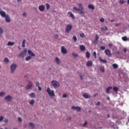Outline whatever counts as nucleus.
I'll use <instances>...</instances> for the list:
<instances>
[{
    "mask_svg": "<svg viewBox=\"0 0 129 129\" xmlns=\"http://www.w3.org/2000/svg\"><path fill=\"white\" fill-rule=\"evenodd\" d=\"M78 6L79 8H77L76 7L73 8L74 11H77V12H79L80 15H84V8H83V6L82 4H78Z\"/></svg>",
    "mask_w": 129,
    "mask_h": 129,
    "instance_id": "1",
    "label": "nucleus"
},
{
    "mask_svg": "<svg viewBox=\"0 0 129 129\" xmlns=\"http://www.w3.org/2000/svg\"><path fill=\"white\" fill-rule=\"evenodd\" d=\"M46 92L48 93L49 96H55V93H54V91L50 89V88H47L46 90Z\"/></svg>",
    "mask_w": 129,
    "mask_h": 129,
    "instance_id": "2",
    "label": "nucleus"
},
{
    "mask_svg": "<svg viewBox=\"0 0 129 129\" xmlns=\"http://www.w3.org/2000/svg\"><path fill=\"white\" fill-rule=\"evenodd\" d=\"M51 84L52 85V86H53L54 88H57L59 87V86H60V84L59 83V82L55 80L51 81Z\"/></svg>",
    "mask_w": 129,
    "mask_h": 129,
    "instance_id": "3",
    "label": "nucleus"
},
{
    "mask_svg": "<svg viewBox=\"0 0 129 129\" xmlns=\"http://www.w3.org/2000/svg\"><path fill=\"white\" fill-rule=\"evenodd\" d=\"M17 68V65L16 64H12L11 66V73H14L15 72V70H16V69Z\"/></svg>",
    "mask_w": 129,
    "mask_h": 129,
    "instance_id": "4",
    "label": "nucleus"
},
{
    "mask_svg": "<svg viewBox=\"0 0 129 129\" xmlns=\"http://www.w3.org/2000/svg\"><path fill=\"white\" fill-rule=\"evenodd\" d=\"M27 54V48H25L24 51L19 54L18 57H24L25 55Z\"/></svg>",
    "mask_w": 129,
    "mask_h": 129,
    "instance_id": "5",
    "label": "nucleus"
},
{
    "mask_svg": "<svg viewBox=\"0 0 129 129\" xmlns=\"http://www.w3.org/2000/svg\"><path fill=\"white\" fill-rule=\"evenodd\" d=\"M72 29V26L71 25H68L66 28V33H69L71 29Z\"/></svg>",
    "mask_w": 129,
    "mask_h": 129,
    "instance_id": "6",
    "label": "nucleus"
},
{
    "mask_svg": "<svg viewBox=\"0 0 129 129\" xmlns=\"http://www.w3.org/2000/svg\"><path fill=\"white\" fill-rule=\"evenodd\" d=\"M104 52L106 55H107V56H109V57H111V52H110V50H109V49H106Z\"/></svg>",
    "mask_w": 129,
    "mask_h": 129,
    "instance_id": "7",
    "label": "nucleus"
},
{
    "mask_svg": "<svg viewBox=\"0 0 129 129\" xmlns=\"http://www.w3.org/2000/svg\"><path fill=\"white\" fill-rule=\"evenodd\" d=\"M72 108L74 109V110H77V111H80V110H81V108L78 106H73Z\"/></svg>",
    "mask_w": 129,
    "mask_h": 129,
    "instance_id": "8",
    "label": "nucleus"
},
{
    "mask_svg": "<svg viewBox=\"0 0 129 129\" xmlns=\"http://www.w3.org/2000/svg\"><path fill=\"white\" fill-rule=\"evenodd\" d=\"M61 52L62 54H67V50H66L64 46H61Z\"/></svg>",
    "mask_w": 129,
    "mask_h": 129,
    "instance_id": "9",
    "label": "nucleus"
},
{
    "mask_svg": "<svg viewBox=\"0 0 129 129\" xmlns=\"http://www.w3.org/2000/svg\"><path fill=\"white\" fill-rule=\"evenodd\" d=\"M32 88V82L29 81L28 84L26 87V89H31Z\"/></svg>",
    "mask_w": 129,
    "mask_h": 129,
    "instance_id": "10",
    "label": "nucleus"
},
{
    "mask_svg": "<svg viewBox=\"0 0 129 129\" xmlns=\"http://www.w3.org/2000/svg\"><path fill=\"white\" fill-rule=\"evenodd\" d=\"M39 10L40 12H44L45 11V6L44 5H41L39 7Z\"/></svg>",
    "mask_w": 129,
    "mask_h": 129,
    "instance_id": "11",
    "label": "nucleus"
},
{
    "mask_svg": "<svg viewBox=\"0 0 129 129\" xmlns=\"http://www.w3.org/2000/svg\"><path fill=\"white\" fill-rule=\"evenodd\" d=\"M12 98L11 96L9 95L5 97V100H7V101H12Z\"/></svg>",
    "mask_w": 129,
    "mask_h": 129,
    "instance_id": "12",
    "label": "nucleus"
},
{
    "mask_svg": "<svg viewBox=\"0 0 129 129\" xmlns=\"http://www.w3.org/2000/svg\"><path fill=\"white\" fill-rule=\"evenodd\" d=\"M5 18L6 22H7V23H10L11 22V19H10V17L8 15L6 16Z\"/></svg>",
    "mask_w": 129,
    "mask_h": 129,
    "instance_id": "13",
    "label": "nucleus"
},
{
    "mask_svg": "<svg viewBox=\"0 0 129 129\" xmlns=\"http://www.w3.org/2000/svg\"><path fill=\"white\" fill-rule=\"evenodd\" d=\"M0 15L2 16L3 18H5L7 16V14H6V12L2 11H0Z\"/></svg>",
    "mask_w": 129,
    "mask_h": 129,
    "instance_id": "14",
    "label": "nucleus"
},
{
    "mask_svg": "<svg viewBox=\"0 0 129 129\" xmlns=\"http://www.w3.org/2000/svg\"><path fill=\"white\" fill-rule=\"evenodd\" d=\"M28 54L30 56H33V57H35L36 56V55H35V54H34V52H32V50H28Z\"/></svg>",
    "mask_w": 129,
    "mask_h": 129,
    "instance_id": "15",
    "label": "nucleus"
},
{
    "mask_svg": "<svg viewBox=\"0 0 129 129\" xmlns=\"http://www.w3.org/2000/svg\"><path fill=\"white\" fill-rule=\"evenodd\" d=\"M80 49H81V51H84V50L86 49V47L83 45H80Z\"/></svg>",
    "mask_w": 129,
    "mask_h": 129,
    "instance_id": "16",
    "label": "nucleus"
},
{
    "mask_svg": "<svg viewBox=\"0 0 129 129\" xmlns=\"http://www.w3.org/2000/svg\"><path fill=\"white\" fill-rule=\"evenodd\" d=\"M87 66L88 67H90L92 66V61L89 60L87 62Z\"/></svg>",
    "mask_w": 129,
    "mask_h": 129,
    "instance_id": "17",
    "label": "nucleus"
},
{
    "mask_svg": "<svg viewBox=\"0 0 129 129\" xmlns=\"http://www.w3.org/2000/svg\"><path fill=\"white\" fill-rule=\"evenodd\" d=\"M68 14L69 15V16H70V17H71L72 19H75V17L74 16V15L72 14V12H68Z\"/></svg>",
    "mask_w": 129,
    "mask_h": 129,
    "instance_id": "18",
    "label": "nucleus"
},
{
    "mask_svg": "<svg viewBox=\"0 0 129 129\" xmlns=\"http://www.w3.org/2000/svg\"><path fill=\"white\" fill-rule=\"evenodd\" d=\"M110 89H112V87H108L106 90V93L108 94V93H110V92L109 91V90H110Z\"/></svg>",
    "mask_w": 129,
    "mask_h": 129,
    "instance_id": "19",
    "label": "nucleus"
},
{
    "mask_svg": "<svg viewBox=\"0 0 129 129\" xmlns=\"http://www.w3.org/2000/svg\"><path fill=\"white\" fill-rule=\"evenodd\" d=\"M122 41H124V42H126V41L129 40V38H127L126 36H124L122 37Z\"/></svg>",
    "mask_w": 129,
    "mask_h": 129,
    "instance_id": "20",
    "label": "nucleus"
},
{
    "mask_svg": "<svg viewBox=\"0 0 129 129\" xmlns=\"http://www.w3.org/2000/svg\"><path fill=\"white\" fill-rule=\"evenodd\" d=\"M86 58H87L88 59H89V58H90V53L88 51H87L86 53Z\"/></svg>",
    "mask_w": 129,
    "mask_h": 129,
    "instance_id": "21",
    "label": "nucleus"
},
{
    "mask_svg": "<svg viewBox=\"0 0 129 129\" xmlns=\"http://www.w3.org/2000/svg\"><path fill=\"white\" fill-rule=\"evenodd\" d=\"M88 9H89L90 10H94L95 8H94V6H93V5L91 4L88 5Z\"/></svg>",
    "mask_w": 129,
    "mask_h": 129,
    "instance_id": "22",
    "label": "nucleus"
},
{
    "mask_svg": "<svg viewBox=\"0 0 129 129\" xmlns=\"http://www.w3.org/2000/svg\"><path fill=\"white\" fill-rule=\"evenodd\" d=\"M29 125L30 126V127H31V128L33 129L35 128V125L34 124V123H32V122H29Z\"/></svg>",
    "mask_w": 129,
    "mask_h": 129,
    "instance_id": "23",
    "label": "nucleus"
},
{
    "mask_svg": "<svg viewBox=\"0 0 129 129\" xmlns=\"http://www.w3.org/2000/svg\"><path fill=\"white\" fill-rule=\"evenodd\" d=\"M83 96L85 98H89V97H90V96L87 93H84Z\"/></svg>",
    "mask_w": 129,
    "mask_h": 129,
    "instance_id": "24",
    "label": "nucleus"
},
{
    "mask_svg": "<svg viewBox=\"0 0 129 129\" xmlns=\"http://www.w3.org/2000/svg\"><path fill=\"white\" fill-rule=\"evenodd\" d=\"M100 71L102 73H103L104 72V67L101 66L100 67Z\"/></svg>",
    "mask_w": 129,
    "mask_h": 129,
    "instance_id": "25",
    "label": "nucleus"
},
{
    "mask_svg": "<svg viewBox=\"0 0 129 129\" xmlns=\"http://www.w3.org/2000/svg\"><path fill=\"white\" fill-rule=\"evenodd\" d=\"M113 91H114V92L116 93L118 91V88L116 87H114L113 88Z\"/></svg>",
    "mask_w": 129,
    "mask_h": 129,
    "instance_id": "26",
    "label": "nucleus"
},
{
    "mask_svg": "<svg viewBox=\"0 0 129 129\" xmlns=\"http://www.w3.org/2000/svg\"><path fill=\"white\" fill-rule=\"evenodd\" d=\"M99 60L101 62H102L103 63H106L107 61L105 59H102L101 57H99Z\"/></svg>",
    "mask_w": 129,
    "mask_h": 129,
    "instance_id": "27",
    "label": "nucleus"
},
{
    "mask_svg": "<svg viewBox=\"0 0 129 129\" xmlns=\"http://www.w3.org/2000/svg\"><path fill=\"white\" fill-rule=\"evenodd\" d=\"M26 39H24L23 40V42H22V47H23V48H24V47H25V46H26V45H25V44H26Z\"/></svg>",
    "mask_w": 129,
    "mask_h": 129,
    "instance_id": "28",
    "label": "nucleus"
},
{
    "mask_svg": "<svg viewBox=\"0 0 129 129\" xmlns=\"http://www.w3.org/2000/svg\"><path fill=\"white\" fill-rule=\"evenodd\" d=\"M55 61L57 64H60V59L58 57H55Z\"/></svg>",
    "mask_w": 129,
    "mask_h": 129,
    "instance_id": "29",
    "label": "nucleus"
},
{
    "mask_svg": "<svg viewBox=\"0 0 129 129\" xmlns=\"http://www.w3.org/2000/svg\"><path fill=\"white\" fill-rule=\"evenodd\" d=\"M15 42H12L11 41L8 42V46H13V45H14Z\"/></svg>",
    "mask_w": 129,
    "mask_h": 129,
    "instance_id": "30",
    "label": "nucleus"
},
{
    "mask_svg": "<svg viewBox=\"0 0 129 129\" xmlns=\"http://www.w3.org/2000/svg\"><path fill=\"white\" fill-rule=\"evenodd\" d=\"M31 59H32V56H28L27 57H26L25 60L26 61H29V60H31Z\"/></svg>",
    "mask_w": 129,
    "mask_h": 129,
    "instance_id": "31",
    "label": "nucleus"
},
{
    "mask_svg": "<svg viewBox=\"0 0 129 129\" xmlns=\"http://www.w3.org/2000/svg\"><path fill=\"white\" fill-rule=\"evenodd\" d=\"M112 67L115 69H116V68H117L118 67V66H117V64L114 63V64H113Z\"/></svg>",
    "mask_w": 129,
    "mask_h": 129,
    "instance_id": "32",
    "label": "nucleus"
},
{
    "mask_svg": "<svg viewBox=\"0 0 129 129\" xmlns=\"http://www.w3.org/2000/svg\"><path fill=\"white\" fill-rule=\"evenodd\" d=\"M30 104H31V105H33L34 104V103H35V100H32L31 101H30L29 102Z\"/></svg>",
    "mask_w": 129,
    "mask_h": 129,
    "instance_id": "33",
    "label": "nucleus"
},
{
    "mask_svg": "<svg viewBox=\"0 0 129 129\" xmlns=\"http://www.w3.org/2000/svg\"><path fill=\"white\" fill-rule=\"evenodd\" d=\"M29 96L32 98H34L35 94L34 93H31V94H30Z\"/></svg>",
    "mask_w": 129,
    "mask_h": 129,
    "instance_id": "34",
    "label": "nucleus"
},
{
    "mask_svg": "<svg viewBox=\"0 0 129 129\" xmlns=\"http://www.w3.org/2000/svg\"><path fill=\"white\" fill-rule=\"evenodd\" d=\"M46 10H49L50 9V5H49L48 3L45 4Z\"/></svg>",
    "mask_w": 129,
    "mask_h": 129,
    "instance_id": "35",
    "label": "nucleus"
},
{
    "mask_svg": "<svg viewBox=\"0 0 129 129\" xmlns=\"http://www.w3.org/2000/svg\"><path fill=\"white\" fill-rule=\"evenodd\" d=\"M101 30H102L103 31H107V30H108V28H107V27L105 26L104 28H102Z\"/></svg>",
    "mask_w": 129,
    "mask_h": 129,
    "instance_id": "36",
    "label": "nucleus"
},
{
    "mask_svg": "<svg viewBox=\"0 0 129 129\" xmlns=\"http://www.w3.org/2000/svg\"><path fill=\"white\" fill-rule=\"evenodd\" d=\"M119 3L120 5H122L123 4H124V0H119Z\"/></svg>",
    "mask_w": 129,
    "mask_h": 129,
    "instance_id": "37",
    "label": "nucleus"
},
{
    "mask_svg": "<svg viewBox=\"0 0 129 129\" xmlns=\"http://www.w3.org/2000/svg\"><path fill=\"white\" fill-rule=\"evenodd\" d=\"M73 39H74V41H75V42H77V37H76V36L74 35L73 37Z\"/></svg>",
    "mask_w": 129,
    "mask_h": 129,
    "instance_id": "38",
    "label": "nucleus"
},
{
    "mask_svg": "<svg viewBox=\"0 0 129 129\" xmlns=\"http://www.w3.org/2000/svg\"><path fill=\"white\" fill-rule=\"evenodd\" d=\"M4 61L5 62V63H9V58L6 57V58L4 59Z\"/></svg>",
    "mask_w": 129,
    "mask_h": 129,
    "instance_id": "39",
    "label": "nucleus"
},
{
    "mask_svg": "<svg viewBox=\"0 0 129 129\" xmlns=\"http://www.w3.org/2000/svg\"><path fill=\"white\" fill-rule=\"evenodd\" d=\"M99 39V36L98 35H96V38H95V41H98V39Z\"/></svg>",
    "mask_w": 129,
    "mask_h": 129,
    "instance_id": "40",
    "label": "nucleus"
},
{
    "mask_svg": "<svg viewBox=\"0 0 129 129\" xmlns=\"http://www.w3.org/2000/svg\"><path fill=\"white\" fill-rule=\"evenodd\" d=\"M6 94L5 92H2L0 93V96H4Z\"/></svg>",
    "mask_w": 129,
    "mask_h": 129,
    "instance_id": "41",
    "label": "nucleus"
},
{
    "mask_svg": "<svg viewBox=\"0 0 129 129\" xmlns=\"http://www.w3.org/2000/svg\"><path fill=\"white\" fill-rule=\"evenodd\" d=\"M72 55L74 56V57H77V56H78V55L77 54L75 53V52H73L72 53Z\"/></svg>",
    "mask_w": 129,
    "mask_h": 129,
    "instance_id": "42",
    "label": "nucleus"
},
{
    "mask_svg": "<svg viewBox=\"0 0 129 129\" xmlns=\"http://www.w3.org/2000/svg\"><path fill=\"white\" fill-rule=\"evenodd\" d=\"M80 37H81V38H85V35H84V33H81Z\"/></svg>",
    "mask_w": 129,
    "mask_h": 129,
    "instance_id": "43",
    "label": "nucleus"
},
{
    "mask_svg": "<svg viewBox=\"0 0 129 129\" xmlns=\"http://www.w3.org/2000/svg\"><path fill=\"white\" fill-rule=\"evenodd\" d=\"M100 48L101 50H105V46H101Z\"/></svg>",
    "mask_w": 129,
    "mask_h": 129,
    "instance_id": "44",
    "label": "nucleus"
},
{
    "mask_svg": "<svg viewBox=\"0 0 129 129\" xmlns=\"http://www.w3.org/2000/svg\"><path fill=\"white\" fill-rule=\"evenodd\" d=\"M0 33L1 34L4 33V30H3V28H2L1 27H0Z\"/></svg>",
    "mask_w": 129,
    "mask_h": 129,
    "instance_id": "45",
    "label": "nucleus"
},
{
    "mask_svg": "<svg viewBox=\"0 0 129 129\" xmlns=\"http://www.w3.org/2000/svg\"><path fill=\"white\" fill-rule=\"evenodd\" d=\"M87 125V121H85L84 124H83L82 126H86Z\"/></svg>",
    "mask_w": 129,
    "mask_h": 129,
    "instance_id": "46",
    "label": "nucleus"
},
{
    "mask_svg": "<svg viewBox=\"0 0 129 129\" xmlns=\"http://www.w3.org/2000/svg\"><path fill=\"white\" fill-rule=\"evenodd\" d=\"M93 56H94L95 59L96 58V52L94 51L93 52Z\"/></svg>",
    "mask_w": 129,
    "mask_h": 129,
    "instance_id": "47",
    "label": "nucleus"
},
{
    "mask_svg": "<svg viewBox=\"0 0 129 129\" xmlns=\"http://www.w3.org/2000/svg\"><path fill=\"white\" fill-rule=\"evenodd\" d=\"M68 96V95L67 94H64L63 95V96H62V97H63V98H65L67 97Z\"/></svg>",
    "mask_w": 129,
    "mask_h": 129,
    "instance_id": "48",
    "label": "nucleus"
},
{
    "mask_svg": "<svg viewBox=\"0 0 129 129\" xmlns=\"http://www.w3.org/2000/svg\"><path fill=\"white\" fill-rule=\"evenodd\" d=\"M108 46H109V48H111V47H112V46H113V44H112V43H109Z\"/></svg>",
    "mask_w": 129,
    "mask_h": 129,
    "instance_id": "49",
    "label": "nucleus"
},
{
    "mask_svg": "<svg viewBox=\"0 0 129 129\" xmlns=\"http://www.w3.org/2000/svg\"><path fill=\"white\" fill-rule=\"evenodd\" d=\"M100 21L101 22V23H103V22H104V19L103 18H101L100 19Z\"/></svg>",
    "mask_w": 129,
    "mask_h": 129,
    "instance_id": "50",
    "label": "nucleus"
},
{
    "mask_svg": "<svg viewBox=\"0 0 129 129\" xmlns=\"http://www.w3.org/2000/svg\"><path fill=\"white\" fill-rule=\"evenodd\" d=\"M54 38L55 39H58V35H57V34H54Z\"/></svg>",
    "mask_w": 129,
    "mask_h": 129,
    "instance_id": "51",
    "label": "nucleus"
},
{
    "mask_svg": "<svg viewBox=\"0 0 129 129\" xmlns=\"http://www.w3.org/2000/svg\"><path fill=\"white\" fill-rule=\"evenodd\" d=\"M18 121H19V122H21V121H22V118L19 117H18Z\"/></svg>",
    "mask_w": 129,
    "mask_h": 129,
    "instance_id": "52",
    "label": "nucleus"
},
{
    "mask_svg": "<svg viewBox=\"0 0 129 129\" xmlns=\"http://www.w3.org/2000/svg\"><path fill=\"white\" fill-rule=\"evenodd\" d=\"M71 116L69 117L68 118H67V120H70L72 119Z\"/></svg>",
    "mask_w": 129,
    "mask_h": 129,
    "instance_id": "53",
    "label": "nucleus"
},
{
    "mask_svg": "<svg viewBox=\"0 0 129 129\" xmlns=\"http://www.w3.org/2000/svg\"><path fill=\"white\" fill-rule=\"evenodd\" d=\"M4 119V117L3 116H1L0 117V121H2Z\"/></svg>",
    "mask_w": 129,
    "mask_h": 129,
    "instance_id": "54",
    "label": "nucleus"
},
{
    "mask_svg": "<svg viewBox=\"0 0 129 129\" xmlns=\"http://www.w3.org/2000/svg\"><path fill=\"white\" fill-rule=\"evenodd\" d=\"M36 85L38 87V86H39V85H40V83H39V82H36Z\"/></svg>",
    "mask_w": 129,
    "mask_h": 129,
    "instance_id": "55",
    "label": "nucleus"
},
{
    "mask_svg": "<svg viewBox=\"0 0 129 129\" xmlns=\"http://www.w3.org/2000/svg\"><path fill=\"white\" fill-rule=\"evenodd\" d=\"M126 48H124L123 49V51L124 52V53H126Z\"/></svg>",
    "mask_w": 129,
    "mask_h": 129,
    "instance_id": "56",
    "label": "nucleus"
},
{
    "mask_svg": "<svg viewBox=\"0 0 129 129\" xmlns=\"http://www.w3.org/2000/svg\"><path fill=\"white\" fill-rule=\"evenodd\" d=\"M100 105V101H98L96 104V105Z\"/></svg>",
    "mask_w": 129,
    "mask_h": 129,
    "instance_id": "57",
    "label": "nucleus"
},
{
    "mask_svg": "<svg viewBox=\"0 0 129 129\" xmlns=\"http://www.w3.org/2000/svg\"><path fill=\"white\" fill-rule=\"evenodd\" d=\"M23 17H27V14L26 13H24L23 14Z\"/></svg>",
    "mask_w": 129,
    "mask_h": 129,
    "instance_id": "58",
    "label": "nucleus"
},
{
    "mask_svg": "<svg viewBox=\"0 0 129 129\" xmlns=\"http://www.w3.org/2000/svg\"><path fill=\"white\" fill-rule=\"evenodd\" d=\"M38 90H39V91H41V90H42V88H41V87L38 86Z\"/></svg>",
    "mask_w": 129,
    "mask_h": 129,
    "instance_id": "59",
    "label": "nucleus"
},
{
    "mask_svg": "<svg viewBox=\"0 0 129 129\" xmlns=\"http://www.w3.org/2000/svg\"><path fill=\"white\" fill-rule=\"evenodd\" d=\"M8 121H9L8 119H6L5 120V122H6V123H7V122H8Z\"/></svg>",
    "mask_w": 129,
    "mask_h": 129,
    "instance_id": "60",
    "label": "nucleus"
},
{
    "mask_svg": "<svg viewBox=\"0 0 129 129\" xmlns=\"http://www.w3.org/2000/svg\"><path fill=\"white\" fill-rule=\"evenodd\" d=\"M118 26H119V24L116 23V24H115V26H116V27H118Z\"/></svg>",
    "mask_w": 129,
    "mask_h": 129,
    "instance_id": "61",
    "label": "nucleus"
},
{
    "mask_svg": "<svg viewBox=\"0 0 129 129\" xmlns=\"http://www.w3.org/2000/svg\"><path fill=\"white\" fill-rule=\"evenodd\" d=\"M107 100H109V99H110V98H109V97H107Z\"/></svg>",
    "mask_w": 129,
    "mask_h": 129,
    "instance_id": "62",
    "label": "nucleus"
},
{
    "mask_svg": "<svg viewBox=\"0 0 129 129\" xmlns=\"http://www.w3.org/2000/svg\"><path fill=\"white\" fill-rule=\"evenodd\" d=\"M80 78H81V79H82V80L83 79V76L81 75V76H80Z\"/></svg>",
    "mask_w": 129,
    "mask_h": 129,
    "instance_id": "63",
    "label": "nucleus"
},
{
    "mask_svg": "<svg viewBox=\"0 0 129 129\" xmlns=\"http://www.w3.org/2000/svg\"><path fill=\"white\" fill-rule=\"evenodd\" d=\"M107 116H108V118H109V117H110L109 114H107Z\"/></svg>",
    "mask_w": 129,
    "mask_h": 129,
    "instance_id": "64",
    "label": "nucleus"
}]
</instances>
